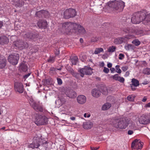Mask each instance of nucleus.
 Returning a JSON list of instances; mask_svg holds the SVG:
<instances>
[{
	"mask_svg": "<svg viewBox=\"0 0 150 150\" xmlns=\"http://www.w3.org/2000/svg\"><path fill=\"white\" fill-rule=\"evenodd\" d=\"M15 90L16 92L22 93L23 91V86L22 83L16 82L14 84Z\"/></svg>",
	"mask_w": 150,
	"mask_h": 150,
	"instance_id": "obj_13",
	"label": "nucleus"
},
{
	"mask_svg": "<svg viewBox=\"0 0 150 150\" xmlns=\"http://www.w3.org/2000/svg\"><path fill=\"white\" fill-rule=\"evenodd\" d=\"M103 71L105 73L108 74L109 71V69L108 68L105 67H104Z\"/></svg>",
	"mask_w": 150,
	"mask_h": 150,
	"instance_id": "obj_46",
	"label": "nucleus"
},
{
	"mask_svg": "<svg viewBox=\"0 0 150 150\" xmlns=\"http://www.w3.org/2000/svg\"><path fill=\"white\" fill-rule=\"evenodd\" d=\"M139 122L140 124L146 125L150 122V115L141 116L139 119Z\"/></svg>",
	"mask_w": 150,
	"mask_h": 150,
	"instance_id": "obj_12",
	"label": "nucleus"
},
{
	"mask_svg": "<svg viewBox=\"0 0 150 150\" xmlns=\"http://www.w3.org/2000/svg\"><path fill=\"white\" fill-rule=\"evenodd\" d=\"M101 92L104 95H107L108 94V90L106 87L102 86L101 88Z\"/></svg>",
	"mask_w": 150,
	"mask_h": 150,
	"instance_id": "obj_27",
	"label": "nucleus"
},
{
	"mask_svg": "<svg viewBox=\"0 0 150 150\" xmlns=\"http://www.w3.org/2000/svg\"><path fill=\"white\" fill-rule=\"evenodd\" d=\"M16 1L17 2V4H16L17 6H21L22 5V2L19 0H17Z\"/></svg>",
	"mask_w": 150,
	"mask_h": 150,
	"instance_id": "obj_47",
	"label": "nucleus"
},
{
	"mask_svg": "<svg viewBox=\"0 0 150 150\" xmlns=\"http://www.w3.org/2000/svg\"><path fill=\"white\" fill-rule=\"evenodd\" d=\"M148 82L147 81H145L143 82L142 84L144 85H146L148 83Z\"/></svg>",
	"mask_w": 150,
	"mask_h": 150,
	"instance_id": "obj_64",
	"label": "nucleus"
},
{
	"mask_svg": "<svg viewBox=\"0 0 150 150\" xmlns=\"http://www.w3.org/2000/svg\"><path fill=\"white\" fill-rule=\"evenodd\" d=\"M54 61V58L53 57H50L47 60L48 62L50 63H53Z\"/></svg>",
	"mask_w": 150,
	"mask_h": 150,
	"instance_id": "obj_44",
	"label": "nucleus"
},
{
	"mask_svg": "<svg viewBox=\"0 0 150 150\" xmlns=\"http://www.w3.org/2000/svg\"><path fill=\"white\" fill-rule=\"evenodd\" d=\"M115 68L116 70V72L119 74H120L121 72V69H120V66L117 65L115 66Z\"/></svg>",
	"mask_w": 150,
	"mask_h": 150,
	"instance_id": "obj_43",
	"label": "nucleus"
},
{
	"mask_svg": "<svg viewBox=\"0 0 150 150\" xmlns=\"http://www.w3.org/2000/svg\"><path fill=\"white\" fill-rule=\"evenodd\" d=\"M134 33L137 35H140L141 36L143 35L144 33L143 31L142 30H134Z\"/></svg>",
	"mask_w": 150,
	"mask_h": 150,
	"instance_id": "obj_33",
	"label": "nucleus"
},
{
	"mask_svg": "<svg viewBox=\"0 0 150 150\" xmlns=\"http://www.w3.org/2000/svg\"><path fill=\"white\" fill-rule=\"evenodd\" d=\"M92 123L90 121L83 122V127L84 129H89L91 128L92 127Z\"/></svg>",
	"mask_w": 150,
	"mask_h": 150,
	"instance_id": "obj_22",
	"label": "nucleus"
},
{
	"mask_svg": "<svg viewBox=\"0 0 150 150\" xmlns=\"http://www.w3.org/2000/svg\"><path fill=\"white\" fill-rule=\"evenodd\" d=\"M111 106V104L108 103H107L103 105L102 110H106L110 108Z\"/></svg>",
	"mask_w": 150,
	"mask_h": 150,
	"instance_id": "obj_26",
	"label": "nucleus"
},
{
	"mask_svg": "<svg viewBox=\"0 0 150 150\" xmlns=\"http://www.w3.org/2000/svg\"><path fill=\"white\" fill-rule=\"evenodd\" d=\"M134 37V36L132 35H126L125 37V39H129L131 38H133Z\"/></svg>",
	"mask_w": 150,
	"mask_h": 150,
	"instance_id": "obj_45",
	"label": "nucleus"
},
{
	"mask_svg": "<svg viewBox=\"0 0 150 150\" xmlns=\"http://www.w3.org/2000/svg\"><path fill=\"white\" fill-rule=\"evenodd\" d=\"M128 67L127 66L123 67H122V69L124 71H125L127 70Z\"/></svg>",
	"mask_w": 150,
	"mask_h": 150,
	"instance_id": "obj_50",
	"label": "nucleus"
},
{
	"mask_svg": "<svg viewBox=\"0 0 150 150\" xmlns=\"http://www.w3.org/2000/svg\"><path fill=\"white\" fill-rule=\"evenodd\" d=\"M119 59L122 60L124 57V55L120 53L119 55Z\"/></svg>",
	"mask_w": 150,
	"mask_h": 150,
	"instance_id": "obj_49",
	"label": "nucleus"
},
{
	"mask_svg": "<svg viewBox=\"0 0 150 150\" xmlns=\"http://www.w3.org/2000/svg\"><path fill=\"white\" fill-rule=\"evenodd\" d=\"M103 51V49L102 48H98L96 49L94 51V53L95 54H98Z\"/></svg>",
	"mask_w": 150,
	"mask_h": 150,
	"instance_id": "obj_35",
	"label": "nucleus"
},
{
	"mask_svg": "<svg viewBox=\"0 0 150 150\" xmlns=\"http://www.w3.org/2000/svg\"><path fill=\"white\" fill-rule=\"evenodd\" d=\"M70 119L73 121L74 120H75L76 118L75 117H70Z\"/></svg>",
	"mask_w": 150,
	"mask_h": 150,
	"instance_id": "obj_63",
	"label": "nucleus"
},
{
	"mask_svg": "<svg viewBox=\"0 0 150 150\" xmlns=\"http://www.w3.org/2000/svg\"><path fill=\"white\" fill-rule=\"evenodd\" d=\"M65 99L64 98H61L59 99L56 102H58L59 103L60 102V104H59V105H62L65 103Z\"/></svg>",
	"mask_w": 150,
	"mask_h": 150,
	"instance_id": "obj_37",
	"label": "nucleus"
},
{
	"mask_svg": "<svg viewBox=\"0 0 150 150\" xmlns=\"http://www.w3.org/2000/svg\"><path fill=\"white\" fill-rule=\"evenodd\" d=\"M146 100V98L145 97H144L143 98L142 100V101L143 102H145Z\"/></svg>",
	"mask_w": 150,
	"mask_h": 150,
	"instance_id": "obj_62",
	"label": "nucleus"
},
{
	"mask_svg": "<svg viewBox=\"0 0 150 150\" xmlns=\"http://www.w3.org/2000/svg\"><path fill=\"white\" fill-rule=\"evenodd\" d=\"M127 99L128 100L132 101L134 100V97L132 95H129L127 96Z\"/></svg>",
	"mask_w": 150,
	"mask_h": 150,
	"instance_id": "obj_42",
	"label": "nucleus"
},
{
	"mask_svg": "<svg viewBox=\"0 0 150 150\" xmlns=\"http://www.w3.org/2000/svg\"><path fill=\"white\" fill-rule=\"evenodd\" d=\"M45 82L47 84H49L50 83V81L49 79H45L44 80Z\"/></svg>",
	"mask_w": 150,
	"mask_h": 150,
	"instance_id": "obj_52",
	"label": "nucleus"
},
{
	"mask_svg": "<svg viewBox=\"0 0 150 150\" xmlns=\"http://www.w3.org/2000/svg\"><path fill=\"white\" fill-rule=\"evenodd\" d=\"M76 15V12L75 9L69 8L64 12V17L66 19H68L74 17Z\"/></svg>",
	"mask_w": 150,
	"mask_h": 150,
	"instance_id": "obj_9",
	"label": "nucleus"
},
{
	"mask_svg": "<svg viewBox=\"0 0 150 150\" xmlns=\"http://www.w3.org/2000/svg\"><path fill=\"white\" fill-rule=\"evenodd\" d=\"M30 105L35 110L42 112L43 108L42 106L37 103L32 98L29 97L28 99Z\"/></svg>",
	"mask_w": 150,
	"mask_h": 150,
	"instance_id": "obj_8",
	"label": "nucleus"
},
{
	"mask_svg": "<svg viewBox=\"0 0 150 150\" xmlns=\"http://www.w3.org/2000/svg\"><path fill=\"white\" fill-rule=\"evenodd\" d=\"M122 30L125 32L126 34L134 33V30L133 29L132 27H127L123 28L122 29Z\"/></svg>",
	"mask_w": 150,
	"mask_h": 150,
	"instance_id": "obj_21",
	"label": "nucleus"
},
{
	"mask_svg": "<svg viewBox=\"0 0 150 150\" xmlns=\"http://www.w3.org/2000/svg\"><path fill=\"white\" fill-rule=\"evenodd\" d=\"M31 74V73H29L26 74L23 76V78L25 80Z\"/></svg>",
	"mask_w": 150,
	"mask_h": 150,
	"instance_id": "obj_51",
	"label": "nucleus"
},
{
	"mask_svg": "<svg viewBox=\"0 0 150 150\" xmlns=\"http://www.w3.org/2000/svg\"><path fill=\"white\" fill-rule=\"evenodd\" d=\"M145 107H150V103H148L146 104L145 105Z\"/></svg>",
	"mask_w": 150,
	"mask_h": 150,
	"instance_id": "obj_61",
	"label": "nucleus"
},
{
	"mask_svg": "<svg viewBox=\"0 0 150 150\" xmlns=\"http://www.w3.org/2000/svg\"><path fill=\"white\" fill-rule=\"evenodd\" d=\"M143 73L145 74H150V69L148 68L144 69L143 71Z\"/></svg>",
	"mask_w": 150,
	"mask_h": 150,
	"instance_id": "obj_34",
	"label": "nucleus"
},
{
	"mask_svg": "<svg viewBox=\"0 0 150 150\" xmlns=\"http://www.w3.org/2000/svg\"><path fill=\"white\" fill-rule=\"evenodd\" d=\"M77 100L79 103L82 104L86 101V98L83 95H80L77 97Z\"/></svg>",
	"mask_w": 150,
	"mask_h": 150,
	"instance_id": "obj_17",
	"label": "nucleus"
},
{
	"mask_svg": "<svg viewBox=\"0 0 150 150\" xmlns=\"http://www.w3.org/2000/svg\"><path fill=\"white\" fill-rule=\"evenodd\" d=\"M67 96L71 98H74L76 96V93L72 90L67 89L65 92Z\"/></svg>",
	"mask_w": 150,
	"mask_h": 150,
	"instance_id": "obj_15",
	"label": "nucleus"
},
{
	"mask_svg": "<svg viewBox=\"0 0 150 150\" xmlns=\"http://www.w3.org/2000/svg\"><path fill=\"white\" fill-rule=\"evenodd\" d=\"M98 148H96V147H91V148L92 150H97L98 148Z\"/></svg>",
	"mask_w": 150,
	"mask_h": 150,
	"instance_id": "obj_58",
	"label": "nucleus"
},
{
	"mask_svg": "<svg viewBox=\"0 0 150 150\" xmlns=\"http://www.w3.org/2000/svg\"><path fill=\"white\" fill-rule=\"evenodd\" d=\"M100 67H103L104 66V63L103 62H102L100 63Z\"/></svg>",
	"mask_w": 150,
	"mask_h": 150,
	"instance_id": "obj_59",
	"label": "nucleus"
},
{
	"mask_svg": "<svg viewBox=\"0 0 150 150\" xmlns=\"http://www.w3.org/2000/svg\"><path fill=\"white\" fill-rule=\"evenodd\" d=\"M133 131L131 130H129L127 132V133L129 135H131L133 133Z\"/></svg>",
	"mask_w": 150,
	"mask_h": 150,
	"instance_id": "obj_54",
	"label": "nucleus"
},
{
	"mask_svg": "<svg viewBox=\"0 0 150 150\" xmlns=\"http://www.w3.org/2000/svg\"><path fill=\"white\" fill-rule=\"evenodd\" d=\"M107 66L109 68H110L112 66V64L111 63H109L107 64Z\"/></svg>",
	"mask_w": 150,
	"mask_h": 150,
	"instance_id": "obj_56",
	"label": "nucleus"
},
{
	"mask_svg": "<svg viewBox=\"0 0 150 150\" xmlns=\"http://www.w3.org/2000/svg\"><path fill=\"white\" fill-rule=\"evenodd\" d=\"M79 75V74L76 73H74V75L76 78L78 77Z\"/></svg>",
	"mask_w": 150,
	"mask_h": 150,
	"instance_id": "obj_57",
	"label": "nucleus"
},
{
	"mask_svg": "<svg viewBox=\"0 0 150 150\" xmlns=\"http://www.w3.org/2000/svg\"><path fill=\"white\" fill-rule=\"evenodd\" d=\"M3 26V22L2 21H0V29Z\"/></svg>",
	"mask_w": 150,
	"mask_h": 150,
	"instance_id": "obj_55",
	"label": "nucleus"
},
{
	"mask_svg": "<svg viewBox=\"0 0 150 150\" xmlns=\"http://www.w3.org/2000/svg\"><path fill=\"white\" fill-rule=\"evenodd\" d=\"M78 58L77 56L74 57L71 59V62L73 65H76L78 61Z\"/></svg>",
	"mask_w": 150,
	"mask_h": 150,
	"instance_id": "obj_30",
	"label": "nucleus"
},
{
	"mask_svg": "<svg viewBox=\"0 0 150 150\" xmlns=\"http://www.w3.org/2000/svg\"><path fill=\"white\" fill-rule=\"evenodd\" d=\"M58 84L59 85H61L62 84V81L61 79L60 78H57Z\"/></svg>",
	"mask_w": 150,
	"mask_h": 150,
	"instance_id": "obj_48",
	"label": "nucleus"
},
{
	"mask_svg": "<svg viewBox=\"0 0 150 150\" xmlns=\"http://www.w3.org/2000/svg\"><path fill=\"white\" fill-rule=\"evenodd\" d=\"M116 49V47L114 46H112L109 47L108 51L110 52H114Z\"/></svg>",
	"mask_w": 150,
	"mask_h": 150,
	"instance_id": "obj_36",
	"label": "nucleus"
},
{
	"mask_svg": "<svg viewBox=\"0 0 150 150\" xmlns=\"http://www.w3.org/2000/svg\"><path fill=\"white\" fill-rule=\"evenodd\" d=\"M13 45L14 47H16V48H17L21 50L27 48L28 47V45L27 42L21 40L15 42Z\"/></svg>",
	"mask_w": 150,
	"mask_h": 150,
	"instance_id": "obj_10",
	"label": "nucleus"
},
{
	"mask_svg": "<svg viewBox=\"0 0 150 150\" xmlns=\"http://www.w3.org/2000/svg\"><path fill=\"white\" fill-rule=\"evenodd\" d=\"M92 95L95 97H99L101 94V91L96 88L93 89L91 92Z\"/></svg>",
	"mask_w": 150,
	"mask_h": 150,
	"instance_id": "obj_19",
	"label": "nucleus"
},
{
	"mask_svg": "<svg viewBox=\"0 0 150 150\" xmlns=\"http://www.w3.org/2000/svg\"><path fill=\"white\" fill-rule=\"evenodd\" d=\"M20 68L23 71L25 72L27 70V67L24 64H22L20 66Z\"/></svg>",
	"mask_w": 150,
	"mask_h": 150,
	"instance_id": "obj_29",
	"label": "nucleus"
},
{
	"mask_svg": "<svg viewBox=\"0 0 150 150\" xmlns=\"http://www.w3.org/2000/svg\"><path fill=\"white\" fill-rule=\"evenodd\" d=\"M125 40H125L124 37H120L115 39L114 42L116 44H120L125 42Z\"/></svg>",
	"mask_w": 150,
	"mask_h": 150,
	"instance_id": "obj_25",
	"label": "nucleus"
},
{
	"mask_svg": "<svg viewBox=\"0 0 150 150\" xmlns=\"http://www.w3.org/2000/svg\"><path fill=\"white\" fill-rule=\"evenodd\" d=\"M92 69L90 67L85 66L84 68L80 69L79 71L80 76L83 77L84 74L91 75L93 73Z\"/></svg>",
	"mask_w": 150,
	"mask_h": 150,
	"instance_id": "obj_11",
	"label": "nucleus"
},
{
	"mask_svg": "<svg viewBox=\"0 0 150 150\" xmlns=\"http://www.w3.org/2000/svg\"><path fill=\"white\" fill-rule=\"evenodd\" d=\"M56 69L54 67H51L50 69V71L49 72L50 74L52 75L55 73Z\"/></svg>",
	"mask_w": 150,
	"mask_h": 150,
	"instance_id": "obj_40",
	"label": "nucleus"
},
{
	"mask_svg": "<svg viewBox=\"0 0 150 150\" xmlns=\"http://www.w3.org/2000/svg\"><path fill=\"white\" fill-rule=\"evenodd\" d=\"M38 27L41 29H45L47 27V23L45 20H41L37 23Z\"/></svg>",
	"mask_w": 150,
	"mask_h": 150,
	"instance_id": "obj_16",
	"label": "nucleus"
},
{
	"mask_svg": "<svg viewBox=\"0 0 150 150\" xmlns=\"http://www.w3.org/2000/svg\"><path fill=\"white\" fill-rule=\"evenodd\" d=\"M130 87H131L133 91H134L136 90V88H135V87H136V86H134L131 84H130Z\"/></svg>",
	"mask_w": 150,
	"mask_h": 150,
	"instance_id": "obj_53",
	"label": "nucleus"
},
{
	"mask_svg": "<svg viewBox=\"0 0 150 150\" xmlns=\"http://www.w3.org/2000/svg\"><path fill=\"white\" fill-rule=\"evenodd\" d=\"M19 58V55L18 54L13 53L9 55L8 60L11 64L15 65L18 63Z\"/></svg>",
	"mask_w": 150,
	"mask_h": 150,
	"instance_id": "obj_7",
	"label": "nucleus"
},
{
	"mask_svg": "<svg viewBox=\"0 0 150 150\" xmlns=\"http://www.w3.org/2000/svg\"><path fill=\"white\" fill-rule=\"evenodd\" d=\"M43 10H40L36 12V15L39 18L43 17Z\"/></svg>",
	"mask_w": 150,
	"mask_h": 150,
	"instance_id": "obj_31",
	"label": "nucleus"
},
{
	"mask_svg": "<svg viewBox=\"0 0 150 150\" xmlns=\"http://www.w3.org/2000/svg\"><path fill=\"white\" fill-rule=\"evenodd\" d=\"M142 142H140V143L137 144V145L136 146L137 147H135V146H133L132 148H134V149H141L142 146Z\"/></svg>",
	"mask_w": 150,
	"mask_h": 150,
	"instance_id": "obj_38",
	"label": "nucleus"
},
{
	"mask_svg": "<svg viewBox=\"0 0 150 150\" xmlns=\"http://www.w3.org/2000/svg\"><path fill=\"white\" fill-rule=\"evenodd\" d=\"M146 15V11L143 10L135 13L133 15L130 20L133 24H139L142 21L144 22V16ZM130 20L129 18L127 20Z\"/></svg>",
	"mask_w": 150,
	"mask_h": 150,
	"instance_id": "obj_2",
	"label": "nucleus"
},
{
	"mask_svg": "<svg viewBox=\"0 0 150 150\" xmlns=\"http://www.w3.org/2000/svg\"><path fill=\"white\" fill-rule=\"evenodd\" d=\"M113 79L116 81H118L122 83H124L125 81L124 79L122 77L118 76V74H116L112 77Z\"/></svg>",
	"mask_w": 150,
	"mask_h": 150,
	"instance_id": "obj_23",
	"label": "nucleus"
},
{
	"mask_svg": "<svg viewBox=\"0 0 150 150\" xmlns=\"http://www.w3.org/2000/svg\"><path fill=\"white\" fill-rule=\"evenodd\" d=\"M133 44H134L136 46H138L140 45L141 43L140 41L138 39H135L132 42Z\"/></svg>",
	"mask_w": 150,
	"mask_h": 150,
	"instance_id": "obj_39",
	"label": "nucleus"
},
{
	"mask_svg": "<svg viewBox=\"0 0 150 150\" xmlns=\"http://www.w3.org/2000/svg\"><path fill=\"white\" fill-rule=\"evenodd\" d=\"M36 138V139L33 140L32 143L28 145V147L32 149L38 148L40 145H45L47 143V142L44 140H42L38 138Z\"/></svg>",
	"mask_w": 150,
	"mask_h": 150,
	"instance_id": "obj_5",
	"label": "nucleus"
},
{
	"mask_svg": "<svg viewBox=\"0 0 150 150\" xmlns=\"http://www.w3.org/2000/svg\"><path fill=\"white\" fill-rule=\"evenodd\" d=\"M144 17L143 23L145 24L150 25V13L148 14L146 11V15Z\"/></svg>",
	"mask_w": 150,
	"mask_h": 150,
	"instance_id": "obj_20",
	"label": "nucleus"
},
{
	"mask_svg": "<svg viewBox=\"0 0 150 150\" xmlns=\"http://www.w3.org/2000/svg\"><path fill=\"white\" fill-rule=\"evenodd\" d=\"M43 17L47 18L48 17L49 15V13L46 10H43Z\"/></svg>",
	"mask_w": 150,
	"mask_h": 150,
	"instance_id": "obj_41",
	"label": "nucleus"
},
{
	"mask_svg": "<svg viewBox=\"0 0 150 150\" xmlns=\"http://www.w3.org/2000/svg\"><path fill=\"white\" fill-rule=\"evenodd\" d=\"M48 118L44 116L38 115L36 116L35 123L38 126L46 125L48 123Z\"/></svg>",
	"mask_w": 150,
	"mask_h": 150,
	"instance_id": "obj_6",
	"label": "nucleus"
},
{
	"mask_svg": "<svg viewBox=\"0 0 150 150\" xmlns=\"http://www.w3.org/2000/svg\"><path fill=\"white\" fill-rule=\"evenodd\" d=\"M131 82L132 83L131 84L132 85L135 86L137 87L139 85V81L135 79H132V80Z\"/></svg>",
	"mask_w": 150,
	"mask_h": 150,
	"instance_id": "obj_28",
	"label": "nucleus"
},
{
	"mask_svg": "<svg viewBox=\"0 0 150 150\" xmlns=\"http://www.w3.org/2000/svg\"><path fill=\"white\" fill-rule=\"evenodd\" d=\"M62 27L67 33H74L83 34L85 32L83 27L76 23L66 22L62 24Z\"/></svg>",
	"mask_w": 150,
	"mask_h": 150,
	"instance_id": "obj_1",
	"label": "nucleus"
},
{
	"mask_svg": "<svg viewBox=\"0 0 150 150\" xmlns=\"http://www.w3.org/2000/svg\"><path fill=\"white\" fill-rule=\"evenodd\" d=\"M110 70L111 72L112 73L115 71V69L114 68H111L110 69Z\"/></svg>",
	"mask_w": 150,
	"mask_h": 150,
	"instance_id": "obj_60",
	"label": "nucleus"
},
{
	"mask_svg": "<svg viewBox=\"0 0 150 150\" xmlns=\"http://www.w3.org/2000/svg\"><path fill=\"white\" fill-rule=\"evenodd\" d=\"M108 5L109 7L113 8L116 10H119L120 11L123 10L125 6L124 2L121 0L110 1L108 3Z\"/></svg>",
	"mask_w": 150,
	"mask_h": 150,
	"instance_id": "obj_4",
	"label": "nucleus"
},
{
	"mask_svg": "<svg viewBox=\"0 0 150 150\" xmlns=\"http://www.w3.org/2000/svg\"><path fill=\"white\" fill-rule=\"evenodd\" d=\"M111 122L114 127L120 129H125L128 124V120L125 118L120 119H113Z\"/></svg>",
	"mask_w": 150,
	"mask_h": 150,
	"instance_id": "obj_3",
	"label": "nucleus"
},
{
	"mask_svg": "<svg viewBox=\"0 0 150 150\" xmlns=\"http://www.w3.org/2000/svg\"><path fill=\"white\" fill-rule=\"evenodd\" d=\"M6 64V60L5 58L0 55V68L1 69L4 67Z\"/></svg>",
	"mask_w": 150,
	"mask_h": 150,
	"instance_id": "obj_18",
	"label": "nucleus"
},
{
	"mask_svg": "<svg viewBox=\"0 0 150 150\" xmlns=\"http://www.w3.org/2000/svg\"><path fill=\"white\" fill-rule=\"evenodd\" d=\"M139 140L137 139H135L134 140L133 142L132 143L131 147L132 148H133V146H135V147H137L136 146L137 145V144L140 143V142H139Z\"/></svg>",
	"mask_w": 150,
	"mask_h": 150,
	"instance_id": "obj_32",
	"label": "nucleus"
},
{
	"mask_svg": "<svg viewBox=\"0 0 150 150\" xmlns=\"http://www.w3.org/2000/svg\"><path fill=\"white\" fill-rule=\"evenodd\" d=\"M37 35L32 33L28 32L24 35V38L28 40H33L37 38Z\"/></svg>",
	"mask_w": 150,
	"mask_h": 150,
	"instance_id": "obj_14",
	"label": "nucleus"
},
{
	"mask_svg": "<svg viewBox=\"0 0 150 150\" xmlns=\"http://www.w3.org/2000/svg\"><path fill=\"white\" fill-rule=\"evenodd\" d=\"M8 42V39L5 36H0V44L3 45Z\"/></svg>",
	"mask_w": 150,
	"mask_h": 150,
	"instance_id": "obj_24",
	"label": "nucleus"
}]
</instances>
